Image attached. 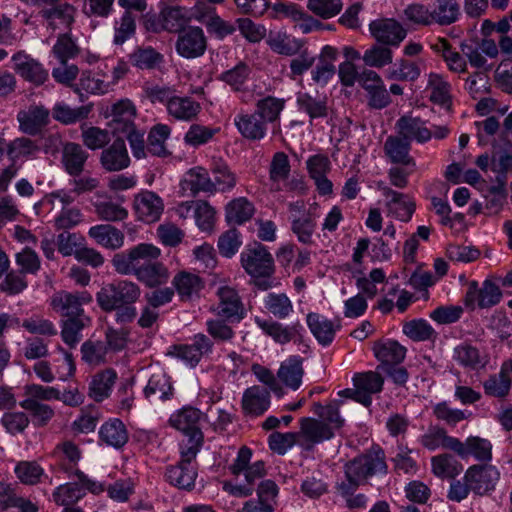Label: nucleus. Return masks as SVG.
Segmentation results:
<instances>
[{
  "label": "nucleus",
  "instance_id": "1",
  "mask_svg": "<svg viewBox=\"0 0 512 512\" xmlns=\"http://www.w3.org/2000/svg\"><path fill=\"white\" fill-rule=\"evenodd\" d=\"M244 271L252 278L253 284L262 291L272 288L275 265L272 254L261 243L248 245L240 254Z\"/></svg>",
  "mask_w": 512,
  "mask_h": 512
},
{
  "label": "nucleus",
  "instance_id": "2",
  "mask_svg": "<svg viewBox=\"0 0 512 512\" xmlns=\"http://www.w3.org/2000/svg\"><path fill=\"white\" fill-rule=\"evenodd\" d=\"M199 451L197 443H190L189 447H180L179 462L168 466L165 472V478L171 485L188 491L194 488L197 477L196 456Z\"/></svg>",
  "mask_w": 512,
  "mask_h": 512
},
{
  "label": "nucleus",
  "instance_id": "3",
  "mask_svg": "<svg viewBox=\"0 0 512 512\" xmlns=\"http://www.w3.org/2000/svg\"><path fill=\"white\" fill-rule=\"evenodd\" d=\"M160 254L158 247L141 243L125 252L115 254L112 265L119 274L137 276L139 269H142L150 260H157Z\"/></svg>",
  "mask_w": 512,
  "mask_h": 512
},
{
  "label": "nucleus",
  "instance_id": "4",
  "mask_svg": "<svg viewBox=\"0 0 512 512\" xmlns=\"http://www.w3.org/2000/svg\"><path fill=\"white\" fill-rule=\"evenodd\" d=\"M140 293L136 283L119 280L103 286L97 293L96 299L101 309L108 312L136 302Z\"/></svg>",
  "mask_w": 512,
  "mask_h": 512
},
{
  "label": "nucleus",
  "instance_id": "5",
  "mask_svg": "<svg viewBox=\"0 0 512 512\" xmlns=\"http://www.w3.org/2000/svg\"><path fill=\"white\" fill-rule=\"evenodd\" d=\"M92 300L88 291L60 290L50 298V306L63 319H90L85 314L84 306Z\"/></svg>",
  "mask_w": 512,
  "mask_h": 512
},
{
  "label": "nucleus",
  "instance_id": "6",
  "mask_svg": "<svg viewBox=\"0 0 512 512\" xmlns=\"http://www.w3.org/2000/svg\"><path fill=\"white\" fill-rule=\"evenodd\" d=\"M344 469H347L350 475L356 476L366 483L368 478L378 473L386 472L385 453L379 446H374L365 453L348 461L344 465Z\"/></svg>",
  "mask_w": 512,
  "mask_h": 512
},
{
  "label": "nucleus",
  "instance_id": "7",
  "mask_svg": "<svg viewBox=\"0 0 512 512\" xmlns=\"http://www.w3.org/2000/svg\"><path fill=\"white\" fill-rule=\"evenodd\" d=\"M201 412L194 407H184L177 413L171 415L169 423L172 427L182 431L187 439L182 442L180 447H189L190 443L196 444L197 449L203 445V433L198 427Z\"/></svg>",
  "mask_w": 512,
  "mask_h": 512
},
{
  "label": "nucleus",
  "instance_id": "8",
  "mask_svg": "<svg viewBox=\"0 0 512 512\" xmlns=\"http://www.w3.org/2000/svg\"><path fill=\"white\" fill-rule=\"evenodd\" d=\"M500 479L499 470L491 464H474L470 466L463 477L471 491L479 496L490 494Z\"/></svg>",
  "mask_w": 512,
  "mask_h": 512
},
{
  "label": "nucleus",
  "instance_id": "9",
  "mask_svg": "<svg viewBox=\"0 0 512 512\" xmlns=\"http://www.w3.org/2000/svg\"><path fill=\"white\" fill-rule=\"evenodd\" d=\"M359 85L366 92L367 105L381 110L392 102L382 77L374 70L364 69L359 75Z\"/></svg>",
  "mask_w": 512,
  "mask_h": 512
},
{
  "label": "nucleus",
  "instance_id": "10",
  "mask_svg": "<svg viewBox=\"0 0 512 512\" xmlns=\"http://www.w3.org/2000/svg\"><path fill=\"white\" fill-rule=\"evenodd\" d=\"M369 32L377 43L399 47L407 36V30L393 18H380L370 22Z\"/></svg>",
  "mask_w": 512,
  "mask_h": 512
},
{
  "label": "nucleus",
  "instance_id": "11",
  "mask_svg": "<svg viewBox=\"0 0 512 512\" xmlns=\"http://www.w3.org/2000/svg\"><path fill=\"white\" fill-rule=\"evenodd\" d=\"M299 446L304 450H312L315 445L334 437L330 425L320 419L303 417L300 419Z\"/></svg>",
  "mask_w": 512,
  "mask_h": 512
},
{
  "label": "nucleus",
  "instance_id": "12",
  "mask_svg": "<svg viewBox=\"0 0 512 512\" xmlns=\"http://www.w3.org/2000/svg\"><path fill=\"white\" fill-rule=\"evenodd\" d=\"M207 48L204 31L200 27H188L179 33L176 41L177 53L187 59L202 56Z\"/></svg>",
  "mask_w": 512,
  "mask_h": 512
},
{
  "label": "nucleus",
  "instance_id": "13",
  "mask_svg": "<svg viewBox=\"0 0 512 512\" xmlns=\"http://www.w3.org/2000/svg\"><path fill=\"white\" fill-rule=\"evenodd\" d=\"M378 189L388 199L386 202L388 215L403 222H408L412 218L416 205L407 194L397 192L382 182L378 183Z\"/></svg>",
  "mask_w": 512,
  "mask_h": 512
},
{
  "label": "nucleus",
  "instance_id": "14",
  "mask_svg": "<svg viewBox=\"0 0 512 512\" xmlns=\"http://www.w3.org/2000/svg\"><path fill=\"white\" fill-rule=\"evenodd\" d=\"M19 129L23 133L36 136L50 122V111L43 105L32 104L27 109L20 110L17 114Z\"/></svg>",
  "mask_w": 512,
  "mask_h": 512
},
{
  "label": "nucleus",
  "instance_id": "15",
  "mask_svg": "<svg viewBox=\"0 0 512 512\" xmlns=\"http://www.w3.org/2000/svg\"><path fill=\"white\" fill-rule=\"evenodd\" d=\"M271 394L265 386L254 385L247 388L242 395L241 407L248 417H259L270 407Z\"/></svg>",
  "mask_w": 512,
  "mask_h": 512
},
{
  "label": "nucleus",
  "instance_id": "16",
  "mask_svg": "<svg viewBox=\"0 0 512 512\" xmlns=\"http://www.w3.org/2000/svg\"><path fill=\"white\" fill-rule=\"evenodd\" d=\"M89 153L82 145L66 142L61 150V165L70 177H78L85 171Z\"/></svg>",
  "mask_w": 512,
  "mask_h": 512
},
{
  "label": "nucleus",
  "instance_id": "17",
  "mask_svg": "<svg viewBox=\"0 0 512 512\" xmlns=\"http://www.w3.org/2000/svg\"><path fill=\"white\" fill-rule=\"evenodd\" d=\"M171 284L182 302H188L199 298L200 292L205 286L204 280L198 274L187 270L177 272L174 275Z\"/></svg>",
  "mask_w": 512,
  "mask_h": 512
},
{
  "label": "nucleus",
  "instance_id": "18",
  "mask_svg": "<svg viewBox=\"0 0 512 512\" xmlns=\"http://www.w3.org/2000/svg\"><path fill=\"white\" fill-rule=\"evenodd\" d=\"M15 72L26 81L35 85L43 84L48 78V72L41 63L23 51L12 56Z\"/></svg>",
  "mask_w": 512,
  "mask_h": 512
},
{
  "label": "nucleus",
  "instance_id": "19",
  "mask_svg": "<svg viewBox=\"0 0 512 512\" xmlns=\"http://www.w3.org/2000/svg\"><path fill=\"white\" fill-rule=\"evenodd\" d=\"M212 347L213 343L209 337L204 334H197L194 336L192 344L174 345L171 353L191 367H194L199 363L204 354L212 351Z\"/></svg>",
  "mask_w": 512,
  "mask_h": 512
},
{
  "label": "nucleus",
  "instance_id": "20",
  "mask_svg": "<svg viewBox=\"0 0 512 512\" xmlns=\"http://www.w3.org/2000/svg\"><path fill=\"white\" fill-rule=\"evenodd\" d=\"M460 458L473 457L482 464H488L492 460V443L485 438L470 436L465 442L457 439L454 451Z\"/></svg>",
  "mask_w": 512,
  "mask_h": 512
},
{
  "label": "nucleus",
  "instance_id": "21",
  "mask_svg": "<svg viewBox=\"0 0 512 512\" xmlns=\"http://www.w3.org/2000/svg\"><path fill=\"white\" fill-rule=\"evenodd\" d=\"M100 164L108 172H118L129 167L130 157L123 139L117 138L103 149Z\"/></svg>",
  "mask_w": 512,
  "mask_h": 512
},
{
  "label": "nucleus",
  "instance_id": "22",
  "mask_svg": "<svg viewBox=\"0 0 512 512\" xmlns=\"http://www.w3.org/2000/svg\"><path fill=\"white\" fill-rule=\"evenodd\" d=\"M134 209L140 221L154 223L159 220L164 209V204L157 194L146 191L135 197Z\"/></svg>",
  "mask_w": 512,
  "mask_h": 512
},
{
  "label": "nucleus",
  "instance_id": "23",
  "mask_svg": "<svg viewBox=\"0 0 512 512\" xmlns=\"http://www.w3.org/2000/svg\"><path fill=\"white\" fill-rule=\"evenodd\" d=\"M395 127L398 134L408 140L409 143L416 141L422 144L432 138V131L420 117L404 115L397 120Z\"/></svg>",
  "mask_w": 512,
  "mask_h": 512
},
{
  "label": "nucleus",
  "instance_id": "24",
  "mask_svg": "<svg viewBox=\"0 0 512 512\" xmlns=\"http://www.w3.org/2000/svg\"><path fill=\"white\" fill-rule=\"evenodd\" d=\"M76 8L69 3H61L54 7L43 9L40 15L47 21L48 28L67 30L70 32L75 22Z\"/></svg>",
  "mask_w": 512,
  "mask_h": 512
},
{
  "label": "nucleus",
  "instance_id": "25",
  "mask_svg": "<svg viewBox=\"0 0 512 512\" xmlns=\"http://www.w3.org/2000/svg\"><path fill=\"white\" fill-rule=\"evenodd\" d=\"M245 476V484H233L232 482L225 481L223 483V490L234 497H248L253 494V485L256 480L265 476V464L263 461H256L250 464L243 472Z\"/></svg>",
  "mask_w": 512,
  "mask_h": 512
},
{
  "label": "nucleus",
  "instance_id": "26",
  "mask_svg": "<svg viewBox=\"0 0 512 512\" xmlns=\"http://www.w3.org/2000/svg\"><path fill=\"white\" fill-rule=\"evenodd\" d=\"M317 204L311 206L301 216L291 215V231L297 237V240L305 245L313 243V235L317 227L316 213Z\"/></svg>",
  "mask_w": 512,
  "mask_h": 512
},
{
  "label": "nucleus",
  "instance_id": "27",
  "mask_svg": "<svg viewBox=\"0 0 512 512\" xmlns=\"http://www.w3.org/2000/svg\"><path fill=\"white\" fill-rule=\"evenodd\" d=\"M427 89L430 91L429 100L446 111H452L453 97L451 84L439 73L431 72L428 75Z\"/></svg>",
  "mask_w": 512,
  "mask_h": 512
},
{
  "label": "nucleus",
  "instance_id": "28",
  "mask_svg": "<svg viewBox=\"0 0 512 512\" xmlns=\"http://www.w3.org/2000/svg\"><path fill=\"white\" fill-rule=\"evenodd\" d=\"M354 387L361 396V404L369 407L372 403V395L380 393L383 389L384 379L376 371L356 373L353 377Z\"/></svg>",
  "mask_w": 512,
  "mask_h": 512
},
{
  "label": "nucleus",
  "instance_id": "29",
  "mask_svg": "<svg viewBox=\"0 0 512 512\" xmlns=\"http://www.w3.org/2000/svg\"><path fill=\"white\" fill-rule=\"evenodd\" d=\"M411 143L400 136H389L384 143V152L389 160L394 164H401L411 167L413 170L416 167L415 160L410 156Z\"/></svg>",
  "mask_w": 512,
  "mask_h": 512
},
{
  "label": "nucleus",
  "instance_id": "30",
  "mask_svg": "<svg viewBox=\"0 0 512 512\" xmlns=\"http://www.w3.org/2000/svg\"><path fill=\"white\" fill-rule=\"evenodd\" d=\"M258 327L276 343L286 344L296 337H301L302 326L297 323L291 326H284L283 324L274 320H264L256 318Z\"/></svg>",
  "mask_w": 512,
  "mask_h": 512
},
{
  "label": "nucleus",
  "instance_id": "31",
  "mask_svg": "<svg viewBox=\"0 0 512 512\" xmlns=\"http://www.w3.org/2000/svg\"><path fill=\"white\" fill-rule=\"evenodd\" d=\"M173 394L171 379L163 371L153 373L144 388V395L150 402L170 400Z\"/></svg>",
  "mask_w": 512,
  "mask_h": 512
},
{
  "label": "nucleus",
  "instance_id": "32",
  "mask_svg": "<svg viewBox=\"0 0 512 512\" xmlns=\"http://www.w3.org/2000/svg\"><path fill=\"white\" fill-rule=\"evenodd\" d=\"M112 127L114 132L124 134L135 127L134 119L136 117V108L134 104L123 99L112 106Z\"/></svg>",
  "mask_w": 512,
  "mask_h": 512
},
{
  "label": "nucleus",
  "instance_id": "33",
  "mask_svg": "<svg viewBox=\"0 0 512 512\" xmlns=\"http://www.w3.org/2000/svg\"><path fill=\"white\" fill-rule=\"evenodd\" d=\"M99 439L107 446L120 449L128 442L129 435L125 424L120 419L111 418L100 427Z\"/></svg>",
  "mask_w": 512,
  "mask_h": 512
},
{
  "label": "nucleus",
  "instance_id": "34",
  "mask_svg": "<svg viewBox=\"0 0 512 512\" xmlns=\"http://www.w3.org/2000/svg\"><path fill=\"white\" fill-rule=\"evenodd\" d=\"M88 235L95 240V242L107 249L116 250L124 244V234L118 228L110 224H99L92 226Z\"/></svg>",
  "mask_w": 512,
  "mask_h": 512
},
{
  "label": "nucleus",
  "instance_id": "35",
  "mask_svg": "<svg viewBox=\"0 0 512 512\" xmlns=\"http://www.w3.org/2000/svg\"><path fill=\"white\" fill-rule=\"evenodd\" d=\"M181 187L184 191H190L192 196L197 195L199 192H215L214 182L211 180L207 170L202 167L190 169L182 180Z\"/></svg>",
  "mask_w": 512,
  "mask_h": 512
},
{
  "label": "nucleus",
  "instance_id": "36",
  "mask_svg": "<svg viewBox=\"0 0 512 512\" xmlns=\"http://www.w3.org/2000/svg\"><path fill=\"white\" fill-rule=\"evenodd\" d=\"M306 322L311 333L321 345L328 346L332 343L338 327L331 320L321 314L311 312L307 314Z\"/></svg>",
  "mask_w": 512,
  "mask_h": 512
},
{
  "label": "nucleus",
  "instance_id": "37",
  "mask_svg": "<svg viewBox=\"0 0 512 512\" xmlns=\"http://www.w3.org/2000/svg\"><path fill=\"white\" fill-rule=\"evenodd\" d=\"M375 357L380 361L378 369H385L390 365H399L405 358L406 348L396 341L377 343L373 347Z\"/></svg>",
  "mask_w": 512,
  "mask_h": 512
},
{
  "label": "nucleus",
  "instance_id": "38",
  "mask_svg": "<svg viewBox=\"0 0 512 512\" xmlns=\"http://www.w3.org/2000/svg\"><path fill=\"white\" fill-rule=\"evenodd\" d=\"M201 111V104L188 96H176L168 105V114L179 121H193Z\"/></svg>",
  "mask_w": 512,
  "mask_h": 512
},
{
  "label": "nucleus",
  "instance_id": "39",
  "mask_svg": "<svg viewBox=\"0 0 512 512\" xmlns=\"http://www.w3.org/2000/svg\"><path fill=\"white\" fill-rule=\"evenodd\" d=\"M116 379L117 373L112 368L98 372L89 384V396L96 402H102L110 396Z\"/></svg>",
  "mask_w": 512,
  "mask_h": 512
},
{
  "label": "nucleus",
  "instance_id": "40",
  "mask_svg": "<svg viewBox=\"0 0 512 512\" xmlns=\"http://www.w3.org/2000/svg\"><path fill=\"white\" fill-rule=\"evenodd\" d=\"M168 268L159 261L150 260L142 269L138 270L136 278L149 288L164 285L169 280Z\"/></svg>",
  "mask_w": 512,
  "mask_h": 512
},
{
  "label": "nucleus",
  "instance_id": "41",
  "mask_svg": "<svg viewBox=\"0 0 512 512\" xmlns=\"http://www.w3.org/2000/svg\"><path fill=\"white\" fill-rule=\"evenodd\" d=\"M302 364L303 359L300 356H290L281 364L277 372L278 379L285 386L297 390L301 385L304 374Z\"/></svg>",
  "mask_w": 512,
  "mask_h": 512
},
{
  "label": "nucleus",
  "instance_id": "42",
  "mask_svg": "<svg viewBox=\"0 0 512 512\" xmlns=\"http://www.w3.org/2000/svg\"><path fill=\"white\" fill-rule=\"evenodd\" d=\"M234 123L240 134L249 140H260L266 134V124L254 111L252 114H239Z\"/></svg>",
  "mask_w": 512,
  "mask_h": 512
},
{
  "label": "nucleus",
  "instance_id": "43",
  "mask_svg": "<svg viewBox=\"0 0 512 512\" xmlns=\"http://www.w3.org/2000/svg\"><path fill=\"white\" fill-rule=\"evenodd\" d=\"M453 359L461 366L471 370H479L488 362L487 356L469 343H461L454 348Z\"/></svg>",
  "mask_w": 512,
  "mask_h": 512
},
{
  "label": "nucleus",
  "instance_id": "44",
  "mask_svg": "<svg viewBox=\"0 0 512 512\" xmlns=\"http://www.w3.org/2000/svg\"><path fill=\"white\" fill-rule=\"evenodd\" d=\"M267 44L272 51L285 56L297 55L304 46L302 40L281 31L275 33L271 32L267 39Z\"/></svg>",
  "mask_w": 512,
  "mask_h": 512
},
{
  "label": "nucleus",
  "instance_id": "45",
  "mask_svg": "<svg viewBox=\"0 0 512 512\" xmlns=\"http://www.w3.org/2000/svg\"><path fill=\"white\" fill-rule=\"evenodd\" d=\"M436 5L431 10L433 24L449 26L457 22L461 16L460 4L457 0H435Z\"/></svg>",
  "mask_w": 512,
  "mask_h": 512
},
{
  "label": "nucleus",
  "instance_id": "46",
  "mask_svg": "<svg viewBox=\"0 0 512 512\" xmlns=\"http://www.w3.org/2000/svg\"><path fill=\"white\" fill-rule=\"evenodd\" d=\"M217 295L219 297V303L215 308L217 315L227 319L239 315L242 304L235 289L223 286L218 289Z\"/></svg>",
  "mask_w": 512,
  "mask_h": 512
},
{
  "label": "nucleus",
  "instance_id": "47",
  "mask_svg": "<svg viewBox=\"0 0 512 512\" xmlns=\"http://www.w3.org/2000/svg\"><path fill=\"white\" fill-rule=\"evenodd\" d=\"M130 63L141 70L159 68L164 62V56L151 46L137 47L129 54Z\"/></svg>",
  "mask_w": 512,
  "mask_h": 512
},
{
  "label": "nucleus",
  "instance_id": "48",
  "mask_svg": "<svg viewBox=\"0 0 512 512\" xmlns=\"http://www.w3.org/2000/svg\"><path fill=\"white\" fill-rule=\"evenodd\" d=\"M160 17L161 28L172 33L182 32L190 21L188 11L179 6L164 8Z\"/></svg>",
  "mask_w": 512,
  "mask_h": 512
},
{
  "label": "nucleus",
  "instance_id": "49",
  "mask_svg": "<svg viewBox=\"0 0 512 512\" xmlns=\"http://www.w3.org/2000/svg\"><path fill=\"white\" fill-rule=\"evenodd\" d=\"M421 75V68L415 61L401 58L386 71L388 80L415 82Z\"/></svg>",
  "mask_w": 512,
  "mask_h": 512
},
{
  "label": "nucleus",
  "instance_id": "50",
  "mask_svg": "<svg viewBox=\"0 0 512 512\" xmlns=\"http://www.w3.org/2000/svg\"><path fill=\"white\" fill-rule=\"evenodd\" d=\"M297 105L301 112L309 115L311 119L324 118L328 115V101L326 96L314 97L309 93H298Z\"/></svg>",
  "mask_w": 512,
  "mask_h": 512
},
{
  "label": "nucleus",
  "instance_id": "51",
  "mask_svg": "<svg viewBox=\"0 0 512 512\" xmlns=\"http://www.w3.org/2000/svg\"><path fill=\"white\" fill-rule=\"evenodd\" d=\"M254 214L253 204L245 197L230 201L225 209L226 221L229 224L241 225L251 219Z\"/></svg>",
  "mask_w": 512,
  "mask_h": 512
},
{
  "label": "nucleus",
  "instance_id": "52",
  "mask_svg": "<svg viewBox=\"0 0 512 512\" xmlns=\"http://www.w3.org/2000/svg\"><path fill=\"white\" fill-rule=\"evenodd\" d=\"M432 472L442 479L455 478L463 469L461 463L451 454H440L431 459Z\"/></svg>",
  "mask_w": 512,
  "mask_h": 512
},
{
  "label": "nucleus",
  "instance_id": "53",
  "mask_svg": "<svg viewBox=\"0 0 512 512\" xmlns=\"http://www.w3.org/2000/svg\"><path fill=\"white\" fill-rule=\"evenodd\" d=\"M284 108L285 99L266 96L256 102L255 112L267 124L278 121Z\"/></svg>",
  "mask_w": 512,
  "mask_h": 512
},
{
  "label": "nucleus",
  "instance_id": "54",
  "mask_svg": "<svg viewBox=\"0 0 512 512\" xmlns=\"http://www.w3.org/2000/svg\"><path fill=\"white\" fill-rule=\"evenodd\" d=\"M457 439L447 435L442 428L432 427L421 437V444L428 450L434 451L440 447L455 451Z\"/></svg>",
  "mask_w": 512,
  "mask_h": 512
},
{
  "label": "nucleus",
  "instance_id": "55",
  "mask_svg": "<svg viewBox=\"0 0 512 512\" xmlns=\"http://www.w3.org/2000/svg\"><path fill=\"white\" fill-rule=\"evenodd\" d=\"M290 162L284 152H276L269 166V179L272 182L271 190L281 191L280 183L286 181L290 174Z\"/></svg>",
  "mask_w": 512,
  "mask_h": 512
},
{
  "label": "nucleus",
  "instance_id": "56",
  "mask_svg": "<svg viewBox=\"0 0 512 512\" xmlns=\"http://www.w3.org/2000/svg\"><path fill=\"white\" fill-rule=\"evenodd\" d=\"M171 129L164 124L155 125L148 134L147 152L153 156L166 157L170 153L166 148V140L170 135Z\"/></svg>",
  "mask_w": 512,
  "mask_h": 512
},
{
  "label": "nucleus",
  "instance_id": "57",
  "mask_svg": "<svg viewBox=\"0 0 512 512\" xmlns=\"http://www.w3.org/2000/svg\"><path fill=\"white\" fill-rule=\"evenodd\" d=\"M362 60L366 66L380 69L392 64L393 51L390 46L376 43L365 50Z\"/></svg>",
  "mask_w": 512,
  "mask_h": 512
},
{
  "label": "nucleus",
  "instance_id": "58",
  "mask_svg": "<svg viewBox=\"0 0 512 512\" xmlns=\"http://www.w3.org/2000/svg\"><path fill=\"white\" fill-rule=\"evenodd\" d=\"M91 319H62L61 339L71 349L75 348L82 339L81 331L90 325Z\"/></svg>",
  "mask_w": 512,
  "mask_h": 512
},
{
  "label": "nucleus",
  "instance_id": "59",
  "mask_svg": "<svg viewBox=\"0 0 512 512\" xmlns=\"http://www.w3.org/2000/svg\"><path fill=\"white\" fill-rule=\"evenodd\" d=\"M20 406L30 413L36 427L46 426L55 415V411L50 405L36 401V399H24L20 402Z\"/></svg>",
  "mask_w": 512,
  "mask_h": 512
},
{
  "label": "nucleus",
  "instance_id": "60",
  "mask_svg": "<svg viewBox=\"0 0 512 512\" xmlns=\"http://www.w3.org/2000/svg\"><path fill=\"white\" fill-rule=\"evenodd\" d=\"M52 53L61 64H66L69 59L75 58L80 53V48L72 38L71 32H65L58 35L52 47Z\"/></svg>",
  "mask_w": 512,
  "mask_h": 512
},
{
  "label": "nucleus",
  "instance_id": "61",
  "mask_svg": "<svg viewBox=\"0 0 512 512\" xmlns=\"http://www.w3.org/2000/svg\"><path fill=\"white\" fill-rule=\"evenodd\" d=\"M85 496V491L78 483H66L58 486L53 494L54 502L59 506H74Z\"/></svg>",
  "mask_w": 512,
  "mask_h": 512
},
{
  "label": "nucleus",
  "instance_id": "62",
  "mask_svg": "<svg viewBox=\"0 0 512 512\" xmlns=\"http://www.w3.org/2000/svg\"><path fill=\"white\" fill-rule=\"evenodd\" d=\"M91 106L84 105L71 108L64 103H57L52 109L53 118L63 124H72L88 117Z\"/></svg>",
  "mask_w": 512,
  "mask_h": 512
},
{
  "label": "nucleus",
  "instance_id": "63",
  "mask_svg": "<svg viewBox=\"0 0 512 512\" xmlns=\"http://www.w3.org/2000/svg\"><path fill=\"white\" fill-rule=\"evenodd\" d=\"M38 144L27 137H19L12 140L7 146V155L13 161L22 158L33 157L39 152Z\"/></svg>",
  "mask_w": 512,
  "mask_h": 512
},
{
  "label": "nucleus",
  "instance_id": "64",
  "mask_svg": "<svg viewBox=\"0 0 512 512\" xmlns=\"http://www.w3.org/2000/svg\"><path fill=\"white\" fill-rule=\"evenodd\" d=\"M264 307L278 319L287 318L293 311V304L285 293H269L264 299Z\"/></svg>",
  "mask_w": 512,
  "mask_h": 512
}]
</instances>
